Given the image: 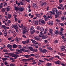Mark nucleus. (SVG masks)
<instances>
[{
	"mask_svg": "<svg viewBox=\"0 0 66 66\" xmlns=\"http://www.w3.org/2000/svg\"><path fill=\"white\" fill-rule=\"evenodd\" d=\"M24 10V9H23V7H20L19 9V11L20 12H22Z\"/></svg>",
	"mask_w": 66,
	"mask_h": 66,
	"instance_id": "39448f33",
	"label": "nucleus"
},
{
	"mask_svg": "<svg viewBox=\"0 0 66 66\" xmlns=\"http://www.w3.org/2000/svg\"><path fill=\"white\" fill-rule=\"evenodd\" d=\"M56 21H57V22H59L60 21V20H59L58 19H56Z\"/></svg>",
	"mask_w": 66,
	"mask_h": 66,
	"instance_id": "4d7b16f0",
	"label": "nucleus"
},
{
	"mask_svg": "<svg viewBox=\"0 0 66 66\" xmlns=\"http://www.w3.org/2000/svg\"><path fill=\"white\" fill-rule=\"evenodd\" d=\"M38 64L39 65H42V63L38 62Z\"/></svg>",
	"mask_w": 66,
	"mask_h": 66,
	"instance_id": "0e129e2a",
	"label": "nucleus"
},
{
	"mask_svg": "<svg viewBox=\"0 0 66 66\" xmlns=\"http://www.w3.org/2000/svg\"><path fill=\"white\" fill-rule=\"evenodd\" d=\"M47 49H48V50H52V48L51 47H47Z\"/></svg>",
	"mask_w": 66,
	"mask_h": 66,
	"instance_id": "2f4dec72",
	"label": "nucleus"
},
{
	"mask_svg": "<svg viewBox=\"0 0 66 66\" xmlns=\"http://www.w3.org/2000/svg\"><path fill=\"white\" fill-rule=\"evenodd\" d=\"M40 31L41 32H43L44 31V28L41 27L40 28Z\"/></svg>",
	"mask_w": 66,
	"mask_h": 66,
	"instance_id": "4468645a",
	"label": "nucleus"
},
{
	"mask_svg": "<svg viewBox=\"0 0 66 66\" xmlns=\"http://www.w3.org/2000/svg\"><path fill=\"white\" fill-rule=\"evenodd\" d=\"M65 46L62 47L61 48V50L62 51H65Z\"/></svg>",
	"mask_w": 66,
	"mask_h": 66,
	"instance_id": "1a4fd4ad",
	"label": "nucleus"
},
{
	"mask_svg": "<svg viewBox=\"0 0 66 66\" xmlns=\"http://www.w3.org/2000/svg\"><path fill=\"white\" fill-rule=\"evenodd\" d=\"M40 35H44V33L40 32Z\"/></svg>",
	"mask_w": 66,
	"mask_h": 66,
	"instance_id": "bf43d9fd",
	"label": "nucleus"
},
{
	"mask_svg": "<svg viewBox=\"0 0 66 66\" xmlns=\"http://www.w3.org/2000/svg\"><path fill=\"white\" fill-rule=\"evenodd\" d=\"M37 15L38 17H41V15L40 14H37Z\"/></svg>",
	"mask_w": 66,
	"mask_h": 66,
	"instance_id": "a19ab883",
	"label": "nucleus"
},
{
	"mask_svg": "<svg viewBox=\"0 0 66 66\" xmlns=\"http://www.w3.org/2000/svg\"><path fill=\"white\" fill-rule=\"evenodd\" d=\"M42 52L43 53H46V52H48V51L45 49H44L43 50H42Z\"/></svg>",
	"mask_w": 66,
	"mask_h": 66,
	"instance_id": "f257e3e1",
	"label": "nucleus"
},
{
	"mask_svg": "<svg viewBox=\"0 0 66 66\" xmlns=\"http://www.w3.org/2000/svg\"><path fill=\"white\" fill-rule=\"evenodd\" d=\"M12 57H14V59H17V57L16 56V54H13L12 55Z\"/></svg>",
	"mask_w": 66,
	"mask_h": 66,
	"instance_id": "9d476101",
	"label": "nucleus"
},
{
	"mask_svg": "<svg viewBox=\"0 0 66 66\" xmlns=\"http://www.w3.org/2000/svg\"><path fill=\"white\" fill-rule=\"evenodd\" d=\"M60 25H61V26H64V24L63 23H61Z\"/></svg>",
	"mask_w": 66,
	"mask_h": 66,
	"instance_id": "69168bd1",
	"label": "nucleus"
},
{
	"mask_svg": "<svg viewBox=\"0 0 66 66\" xmlns=\"http://www.w3.org/2000/svg\"><path fill=\"white\" fill-rule=\"evenodd\" d=\"M46 65L48 66H51V64L50 63H47L46 64Z\"/></svg>",
	"mask_w": 66,
	"mask_h": 66,
	"instance_id": "6ab92c4d",
	"label": "nucleus"
},
{
	"mask_svg": "<svg viewBox=\"0 0 66 66\" xmlns=\"http://www.w3.org/2000/svg\"><path fill=\"white\" fill-rule=\"evenodd\" d=\"M49 12L50 13H51V15H52L53 14H54V13L53 12H52V11H50Z\"/></svg>",
	"mask_w": 66,
	"mask_h": 66,
	"instance_id": "e433bc0d",
	"label": "nucleus"
},
{
	"mask_svg": "<svg viewBox=\"0 0 66 66\" xmlns=\"http://www.w3.org/2000/svg\"><path fill=\"white\" fill-rule=\"evenodd\" d=\"M4 52H7V50H3Z\"/></svg>",
	"mask_w": 66,
	"mask_h": 66,
	"instance_id": "603ef678",
	"label": "nucleus"
},
{
	"mask_svg": "<svg viewBox=\"0 0 66 66\" xmlns=\"http://www.w3.org/2000/svg\"><path fill=\"white\" fill-rule=\"evenodd\" d=\"M36 29L37 30H39L40 28H39V26H37L36 28Z\"/></svg>",
	"mask_w": 66,
	"mask_h": 66,
	"instance_id": "5fc2aeb1",
	"label": "nucleus"
},
{
	"mask_svg": "<svg viewBox=\"0 0 66 66\" xmlns=\"http://www.w3.org/2000/svg\"><path fill=\"white\" fill-rule=\"evenodd\" d=\"M57 11V9L56 8H54L53 9V11L54 12H56Z\"/></svg>",
	"mask_w": 66,
	"mask_h": 66,
	"instance_id": "2eb2a0df",
	"label": "nucleus"
},
{
	"mask_svg": "<svg viewBox=\"0 0 66 66\" xmlns=\"http://www.w3.org/2000/svg\"><path fill=\"white\" fill-rule=\"evenodd\" d=\"M22 42L23 44H26V41H22Z\"/></svg>",
	"mask_w": 66,
	"mask_h": 66,
	"instance_id": "de8ad7c7",
	"label": "nucleus"
},
{
	"mask_svg": "<svg viewBox=\"0 0 66 66\" xmlns=\"http://www.w3.org/2000/svg\"><path fill=\"white\" fill-rule=\"evenodd\" d=\"M30 29V31H33V29H34V28L33 26H31Z\"/></svg>",
	"mask_w": 66,
	"mask_h": 66,
	"instance_id": "dca6fc26",
	"label": "nucleus"
},
{
	"mask_svg": "<svg viewBox=\"0 0 66 66\" xmlns=\"http://www.w3.org/2000/svg\"><path fill=\"white\" fill-rule=\"evenodd\" d=\"M47 4V3L46 2L44 3H43L42 4H41V6H43V5H46Z\"/></svg>",
	"mask_w": 66,
	"mask_h": 66,
	"instance_id": "7c9ffc66",
	"label": "nucleus"
},
{
	"mask_svg": "<svg viewBox=\"0 0 66 66\" xmlns=\"http://www.w3.org/2000/svg\"><path fill=\"white\" fill-rule=\"evenodd\" d=\"M31 41H32V43H33V44H37V45L38 44V43L37 42H36V41H35V40L31 39Z\"/></svg>",
	"mask_w": 66,
	"mask_h": 66,
	"instance_id": "f03ea898",
	"label": "nucleus"
},
{
	"mask_svg": "<svg viewBox=\"0 0 66 66\" xmlns=\"http://www.w3.org/2000/svg\"><path fill=\"white\" fill-rule=\"evenodd\" d=\"M19 39V38H16V42H17V43H19V40L18 39Z\"/></svg>",
	"mask_w": 66,
	"mask_h": 66,
	"instance_id": "a878e982",
	"label": "nucleus"
},
{
	"mask_svg": "<svg viewBox=\"0 0 66 66\" xmlns=\"http://www.w3.org/2000/svg\"><path fill=\"white\" fill-rule=\"evenodd\" d=\"M60 63V61H55V63L57 65H59Z\"/></svg>",
	"mask_w": 66,
	"mask_h": 66,
	"instance_id": "9b49d317",
	"label": "nucleus"
},
{
	"mask_svg": "<svg viewBox=\"0 0 66 66\" xmlns=\"http://www.w3.org/2000/svg\"><path fill=\"white\" fill-rule=\"evenodd\" d=\"M44 59L45 60V61H49V60L47 58H44Z\"/></svg>",
	"mask_w": 66,
	"mask_h": 66,
	"instance_id": "09e8293b",
	"label": "nucleus"
},
{
	"mask_svg": "<svg viewBox=\"0 0 66 66\" xmlns=\"http://www.w3.org/2000/svg\"><path fill=\"white\" fill-rule=\"evenodd\" d=\"M6 26L5 25H3L2 26V27L4 28H5Z\"/></svg>",
	"mask_w": 66,
	"mask_h": 66,
	"instance_id": "680f3d73",
	"label": "nucleus"
},
{
	"mask_svg": "<svg viewBox=\"0 0 66 66\" xmlns=\"http://www.w3.org/2000/svg\"><path fill=\"white\" fill-rule=\"evenodd\" d=\"M39 62L40 63H42V62H44V61L43 60H39Z\"/></svg>",
	"mask_w": 66,
	"mask_h": 66,
	"instance_id": "a18cd8bd",
	"label": "nucleus"
},
{
	"mask_svg": "<svg viewBox=\"0 0 66 66\" xmlns=\"http://www.w3.org/2000/svg\"><path fill=\"white\" fill-rule=\"evenodd\" d=\"M49 24L50 26H52L53 24V22L52 21H50L49 22Z\"/></svg>",
	"mask_w": 66,
	"mask_h": 66,
	"instance_id": "20e7f679",
	"label": "nucleus"
},
{
	"mask_svg": "<svg viewBox=\"0 0 66 66\" xmlns=\"http://www.w3.org/2000/svg\"><path fill=\"white\" fill-rule=\"evenodd\" d=\"M17 45H16L14 44L13 45V48H17Z\"/></svg>",
	"mask_w": 66,
	"mask_h": 66,
	"instance_id": "a211bd4d",
	"label": "nucleus"
},
{
	"mask_svg": "<svg viewBox=\"0 0 66 66\" xmlns=\"http://www.w3.org/2000/svg\"><path fill=\"white\" fill-rule=\"evenodd\" d=\"M48 17H46L45 18V19L46 21H47V20H48L49 19H48Z\"/></svg>",
	"mask_w": 66,
	"mask_h": 66,
	"instance_id": "49530a36",
	"label": "nucleus"
},
{
	"mask_svg": "<svg viewBox=\"0 0 66 66\" xmlns=\"http://www.w3.org/2000/svg\"><path fill=\"white\" fill-rule=\"evenodd\" d=\"M66 18V16H63L61 18V20H64V18Z\"/></svg>",
	"mask_w": 66,
	"mask_h": 66,
	"instance_id": "5701e85b",
	"label": "nucleus"
},
{
	"mask_svg": "<svg viewBox=\"0 0 66 66\" xmlns=\"http://www.w3.org/2000/svg\"><path fill=\"white\" fill-rule=\"evenodd\" d=\"M22 62H27V60L25 59H22Z\"/></svg>",
	"mask_w": 66,
	"mask_h": 66,
	"instance_id": "37998d69",
	"label": "nucleus"
},
{
	"mask_svg": "<svg viewBox=\"0 0 66 66\" xmlns=\"http://www.w3.org/2000/svg\"><path fill=\"white\" fill-rule=\"evenodd\" d=\"M2 60L3 61H6V60H7V59L6 58H2Z\"/></svg>",
	"mask_w": 66,
	"mask_h": 66,
	"instance_id": "f704fd0d",
	"label": "nucleus"
},
{
	"mask_svg": "<svg viewBox=\"0 0 66 66\" xmlns=\"http://www.w3.org/2000/svg\"><path fill=\"white\" fill-rule=\"evenodd\" d=\"M13 27L16 30L18 29V27L16 25H14L13 26Z\"/></svg>",
	"mask_w": 66,
	"mask_h": 66,
	"instance_id": "f8f14e48",
	"label": "nucleus"
},
{
	"mask_svg": "<svg viewBox=\"0 0 66 66\" xmlns=\"http://www.w3.org/2000/svg\"><path fill=\"white\" fill-rule=\"evenodd\" d=\"M27 31L26 30H24L23 31L22 33L23 34H25V33H26Z\"/></svg>",
	"mask_w": 66,
	"mask_h": 66,
	"instance_id": "cd10ccee",
	"label": "nucleus"
},
{
	"mask_svg": "<svg viewBox=\"0 0 66 66\" xmlns=\"http://www.w3.org/2000/svg\"><path fill=\"white\" fill-rule=\"evenodd\" d=\"M60 31H61V32H62V31H64V29H63V28H61Z\"/></svg>",
	"mask_w": 66,
	"mask_h": 66,
	"instance_id": "3c124183",
	"label": "nucleus"
},
{
	"mask_svg": "<svg viewBox=\"0 0 66 66\" xmlns=\"http://www.w3.org/2000/svg\"><path fill=\"white\" fill-rule=\"evenodd\" d=\"M34 24L35 25H38V22L37 21H36L34 22Z\"/></svg>",
	"mask_w": 66,
	"mask_h": 66,
	"instance_id": "ddd939ff",
	"label": "nucleus"
},
{
	"mask_svg": "<svg viewBox=\"0 0 66 66\" xmlns=\"http://www.w3.org/2000/svg\"><path fill=\"white\" fill-rule=\"evenodd\" d=\"M22 37H23V38H27V37L26 35H22Z\"/></svg>",
	"mask_w": 66,
	"mask_h": 66,
	"instance_id": "bb28decb",
	"label": "nucleus"
},
{
	"mask_svg": "<svg viewBox=\"0 0 66 66\" xmlns=\"http://www.w3.org/2000/svg\"><path fill=\"white\" fill-rule=\"evenodd\" d=\"M11 22V20H8V23H10Z\"/></svg>",
	"mask_w": 66,
	"mask_h": 66,
	"instance_id": "052dcab7",
	"label": "nucleus"
},
{
	"mask_svg": "<svg viewBox=\"0 0 66 66\" xmlns=\"http://www.w3.org/2000/svg\"><path fill=\"white\" fill-rule=\"evenodd\" d=\"M5 9L7 11H10V8L9 7L5 8Z\"/></svg>",
	"mask_w": 66,
	"mask_h": 66,
	"instance_id": "72a5a7b5",
	"label": "nucleus"
},
{
	"mask_svg": "<svg viewBox=\"0 0 66 66\" xmlns=\"http://www.w3.org/2000/svg\"><path fill=\"white\" fill-rule=\"evenodd\" d=\"M34 39H35V40H39V38H38V36L35 37Z\"/></svg>",
	"mask_w": 66,
	"mask_h": 66,
	"instance_id": "f3484780",
	"label": "nucleus"
},
{
	"mask_svg": "<svg viewBox=\"0 0 66 66\" xmlns=\"http://www.w3.org/2000/svg\"><path fill=\"white\" fill-rule=\"evenodd\" d=\"M33 6L34 7H35L36 9L37 8V6H36L35 3H33Z\"/></svg>",
	"mask_w": 66,
	"mask_h": 66,
	"instance_id": "6e6552de",
	"label": "nucleus"
},
{
	"mask_svg": "<svg viewBox=\"0 0 66 66\" xmlns=\"http://www.w3.org/2000/svg\"><path fill=\"white\" fill-rule=\"evenodd\" d=\"M58 40H54V43L55 44H57L58 43Z\"/></svg>",
	"mask_w": 66,
	"mask_h": 66,
	"instance_id": "b1692460",
	"label": "nucleus"
},
{
	"mask_svg": "<svg viewBox=\"0 0 66 66\" xmlns=\"http://www.w3.org/2000/svg\"><path fill=\"white\" fill-rule=\"evenodd\" d=\"M7 47L9 48V49H12V46L10 44H8L7 46Z\"/></svg>",
	"mask_w": 66,
	"mask_h": 66,
	"instance_id": "423d86ee",
	"label": "nucleus"
},
{
	"mask_svg": "<svg viewBox=\"0 0 66 66\" xmlns=\"http://www.w3.org/2000/svg\"><path fill=\"white\" fill-rule=\"evenodd\" d=\"M40 22L42 23V24H45V21L44 20L41 19L40 20Z\"/></svg>",
	"mask_w": 66,
	"mask_h": 66,
	"instance_id": "7ed1b4c3",
	"label": "nucleus"
},
{
	"mask_svg": "<svg viewBox=\"0 0 66 66\" xmlns=\"http://www.w3.org/2000/svg\"><path fill=\"white\" fill-rule=\"evenodd\" d=\"M4 6H6L7 5V3L5 2H4Z\"/></svg>",
	"mask_w": 66,
	"mask_h": 66,
	"instance_id": "79ce46f5",
	"label": "nucleus"
},
{
	"mask_svg": "<svg viewBox=\"0 0 66 66\" xmlns=\"http://www.w3.org/2000/svg\"><path fill=\"white\" fill-rule=\"evenodd\" d=\"M59 1L60 3H61L62 2H63V1H64V0H59Z\"/></svg>",
	"mask_w": 66,
	"mask_h": 66,
	"instance_id": "c03bdc74",
	"label": "nucleus"
},
{
	"mask_svg": "<svg viewBox=\"0 0 66 66\" xmlns=\"http://www.w3.org/2000/svg\"><path fill=\"white\" fill-rule=\"evenodd\" d=\"M33 52H37V49H35L33 50Z\"/></svg>",
	"mask_w": 66,
	"mask_h": 66,
	"instance_id": "864d4df0",
	"label": "nucleus"
},
{
	"mask_svg": "<svg viewBox=\"0 0 66 66\" xmlns=\"http://www.w3.org/2000/svg\"><path fill=\"white\" fill-rule=\"evenodd\" d=\"M24 56L25 57H26V58H28V57H29L31 56V55H25Z\"/></svg>",
	"mask_w": 66,
	"mask_h": 66,
	"instance_id": "aec40b11",
	"label": "nucleus"
},
{
	"mask_svg": "<svg viewBox=\"0 0 66 66\" xmlns=\"http://www.w3.org/2000/svg\"><path fill=\"white\" fill-rule=\"evenodd\" d=\"M59 34H60V35L61 36H62V35H63V33H62V32H60L59 33Z\"/></svg>",
	"mask_w": 66,
	"mask_h": 66,
	"instance_id": "4c0bfd02",
	"label": "nucleus"
},
{
	"mask_svg": "<svg viewBox=\"0 0 66 66\" xmlns=\"http://www.w3.org/2000/svg\"><path fill=\"white\" fill-rule=\"evenodd\" d=\"M15 64L13 63H11L9 64V66H14Z\"/></svg>",
	"mask_w": 66,
	"mask_h": 66,
	"instance_id": "ea45409f",
	"label": "nucleus"
},
{
	"mask_svg": "<svg viewBox=\"0 0 66 66\" xmlns=\"http://www.w3.org/2000/svg\"><path fill=\"white\" fill-rule=\"evenodd\" d=\"M17 51L18 52H19L20 53H22V50H21V49L20 50H18Z\"/></svg>",
	"mask_w": 66,
	"mask_h": 66,
	"instance_id": "c85d7f7f",
	"label": "nucleus"
},
{
	"mask_svg": "<svg viewBox=\"0 0 66 66\" xmlns=\"http://www.w3.org/2000/svg\"><path fill=\"white\" fill-rule=\"evenodd\" d=\"M35 30H32L31 31H30V32H31V34H33L34 33V32H35Z\"/></svg>",
	"mask_w": 66,
	"mask_h": 66,
	"instance_id": "c756f323",
	"label": "nucleus"
},
{
	"mask_svg": "<svg viewBox=\"0 0 66 66\" xmlns=\"http://www.w3.org/2000/svg\"><path fill=\"white\" fill-rule=\"evenodd\" d=\"M63 41L64 42L66 43V38L64 39L63 40Z\"/></svg>",
	"mask_w": 66,
	"mask_h": 66,
	"instance_id": "774afa93",
	"label": "nucleus"
},
{
	"mask_svg": "<svg viewBox=\"0 0 66 66\" xmlns=\"http://www.w3.org/2000/svg\"><path fill=\"white\" fill-rule=\"evenodd\" d=\"M8 17L9 18H10L11 17V15L9 14L8 15Z\"/></svg>",
	"mask_w": 66,
	"mask_h": 66,
	"instance_id": "6e6d98bb",
	"label": "nucleus"
},
{
	"mask_svg": "<svg viewBox=\"0 0 66 66\" xmlns=\"http://www.w3.org/2000/svg\"><path fill=\"white\" fill-rule=\"evenodd\" d=\"M2 12L3 13L5 12V8H3L2 9Z\"/></svg>",
	"mask_w": 66,
	"mask_h": 66,
	"instance_id": "412c9836",
	"label": "nucleus"
},
{
	"mask_svg": "<svg viewBox=\"0 0 66 66\" xmlns=\"http://www.w3.org/2000/svg\"><path fill=\"white\" fill-rule=\"evenodd\" d=\"M57 8L58 9H59V10H61V7L60 6H57Z\"/></svg>",
	"mask_w": 66,
	"mask_h": 66,
	"instance_id": "338daca9",
	"label": "nucleus"
},
{
	"mask_svg": "<svg viewBox=\"0 0 66 66\" xmlns=\"http://www.w3.org/2000/svg\"><path fill=\"white\" fill-rule=\"evenodd\" d=\"M52 31H53V30L51 29H49V31L51 32H52Z\"/></svg>",
	"mask_w": 66,
	"mask_h": 66,
	"instance_id": "473e14b6",
	"label": "nucleus"
},
{
	"mask_svg": "<svg viewBox=\"0 0 66 66\" xmlns=\"http://www.w3.org/2000/svg\"><path fill=\"white\" fill-rule=\"evenodd\" d=\"M11 33H12V34H15V33H16L15 31H11Z\"/></svg>",
	"mask_w": 66,
	"mask_h": 66,
	"instance_id": "58836bf2",
	"label": "nucleus"
},
{
	"mask_svg": "<svg viewBox=\"0 0 66 66\" xmlns=\"http://www.w3.org/2000/svg\"><path fill=\"white\" fill-rule=\"evenodd\" d=\"M58 32V30H55L54 32V35H57Z\"/></svg>",
	"mask_w": 66,
	"mask_h": 66,
	"instance_id": "0eeeda50",
	"label": "nucleus"
},
{
	"mask_svg": "<svg viewBox=\"0 0 66 66\" xmlns=\"http://www.w3.org/2000/svg\"><path fill=\"white\" fill-rule=\"evenodd\" d=\"M30 56H35V55L34 54H30Z\"/></svg>",
	"mask_w": 66,
	"mask_h": 66,
	"instance_id": "13d9d810",
	"label": "nucleus"
},
{
	"mask_svg": "<svg viewBox=\"0 0 66 66\" xmlns=\"http://www.w3.org/2000/svg\"><path fill=\"white\" fill-rule=\"evenodd\" d=\"M29 49H30V50H31V51H33V50H34L33 48L31 47H29Z\"/></svg>",
	"mask_w": 66,
	"mask_h": 66,
	"instance_id": "4be33fe9",
	"label": "nucleus"
},
{
	"mask_svg": "<svg viewBox=\"0 0 66 66\" xmlns=\"http://www.w3.org/2000/svg\"><path fill=\"white\" fill-rule=\"evenodd\" d=\"M4 36H6L7 35V32H4Z\"/></svg>",
	"mask_w": 66,
	"mask_h": 66,
	"instance_id": "c9c22d12",
	"label": "nucleus"
},
{
	"mask_svg": "<svg viewBox=\"0 0 66 66\" xmlns=\"http://www.w3.org/2000/svg\"><path fill=\"white\" fill-rule=\"evenodd\" d=\"M18 47H19V48H20V49L21 48V46L20 45H18Z\"/></svg>",
	"mask_w": 66,
	"mask_h": 66,
	"instance_id": "e2e57ef3",
	"label": "nucleus"
},
{
	"mask_svg": "<svg viewBox=\"0 0 66 66\" xmlns=\"http://www.w3.org/2000/svg\"><path fill=\"white\" fill-rule=\"evenodd\" d=\"M15 11H18V10H19V9H18V8H17V7H15Z\"/></svg>",
	"mask_w": 66,
	"mask_h": 66,
	"instance_id": "393cba45",
	"label": "nucleus"
},
{
	"mask_svg": "<svg viewBox=\"0 0 66 66\" xmlns=\"http://www.w3.org/2000/svg\"><path fill=\"white\" fill-rule=\"evenodd\" d=\"M13 16L14 18H16V17H17V15L16 14H13Z\"/></svg>",
	"mask_w": 66,
	"mask_h": 66,
	"instance_id": "8fccbe9b",
	"label": "nucleus"
}]
</instances>
